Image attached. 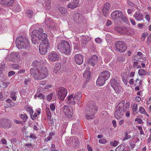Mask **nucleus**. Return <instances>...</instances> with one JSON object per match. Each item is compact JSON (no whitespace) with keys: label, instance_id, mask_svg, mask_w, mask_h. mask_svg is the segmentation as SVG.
<instances>
[{"label":"nucleus","instance_id":"nucleus-1","mask_svg":"<svg viewBox=\"0 0 151 151\" xmlns=\"http://www.w3.org/2000/svg\"><path fill=\"white\" fill-rule=\"evenodd\" d=\"M32 65L37 68L36 69L34 68H31L30 70V74L34 79L40 80L48 76V71L47 68L41 65L40 62L37 60L34 61L33 62Z\"/></svg>","mask_w":151,"mask_h":151},{"label":"nucleus","instance_id":"nucleus-2","mask_svg":"<svg viewBox=\"0 0 151 151\" xmlns=\"http://www.w3.org/2000/svg\"><path fill=\"white\" fill-rule=\"evenodd\" d=\"M124 103L125 101L123 100L117 105L114 113V117L117 119H119L122 117L129 107V103H127V106L125 107L124 106Z\"/></svg>","mask_w":151,"mask_h":151},{"label":"nucleus","instance_id":"nucleus-3","mask_svg":"<svg viewBox=\"0 0 151 151\" xmlns=\"http://www.w3.org/2000/svg\"><path fill=\"white\" fill-rule=\"evenodd\" d=\"M16 44L19 49H26L29 47V42L25 36H19L16 39Z\"/></svg>","mask_w":151,"mask_h":151},{"label":"nucleus","instance_id":"nucleus-4","mask_svg":"<svg viewBox=\"0 0 151 151\" xmlns=\"http://www.w3.org/2000/svg\"><path fill=\"white\" fill-rule=\"evenodd\" d=\"M56 47V50L63 53L68 55L70 52V46L68 42L65 41H61Z\"/></svg>","mask_w":151,"mask_h":151},{"label":"nucleus","instance_id":"nucleus-5","mask_svg":"<svg viewBox=\"0 0 151 151\" xmlns=\"http://www.w3.org/2000/svg\"><path fill=\"white\" fill-rule=\"evenodd\" d=\"M111 16L114 20H122L125 23H127L128 19L125 16L121 11H116L111 14Z\"/></svg>","mask_w":151,"mask_h":151},{"label":"nucleus","instance_id":"nucleus-6","mask_svg":"<svg viewBox=\"0 0 151 151\" xmlns=\"http://www.w3.org/2000/svg\"><path fill=\"white\" fill-rule=\"evenodd\" d=\"M98 109L96 106L91 105L87 108L86 111V117L87 119H91L93 118V116L98 111Z\"/></svg>","mask_w":151,"mask_h":151},{"label":"nucleus","instance_id":"nucleus-7","mask_svg":"<svg viewBox=\"0 0 151 151\" xmlns=\"http://www.w3.org/2000/svg\"><path fill=\"white\" fill-rule=\"evenodd\" d=\"M115 47L116 50L121 53L125 52L127 47L125 43L122 41H117L115 43Z\"/></svg>","mask_w":151,"mask_h":151},{"label":"nucleus","instance_id":"nucleus-8","mask_svg":"<svg viewBox=\"0 0 151 151\" xmlns=\"http://www.w3.org/2000/svg\"><path fill=\"white\" fill-rule=\"evenodd\" d=\"M49 45L50 44L48 41H46L41 43L39 47L40 53L42 55L46 54L47 52V49Z\"/></svg>","mask_w":151,"mask_h":151},{"label":"nucleus","instance_id":"nucleus-9","mask_svg":"<svg viewBox=\"0 0 151 151\" xmlns=\"http://www.w3.org/2000/svg\"><path fill=\"white\" fill-rule=\"evenodd\" d=\"M67 90L63 87L60 88L57 92L58 98L62 100H64L65 98L67 95Z\"/></svg>","mask_w":151,"mask_h":151},{"label":"nucleus","instance_id":"nucleus-10","mask_svg":"<svg viewBox=\"0 0 151 151\" xmlns=\"http://www.w3.org/2000/svg\"><path fill=\"white\" fill-rule=\"evenodd\" d=\"M11 127L12 123L9 120L3 119L0 120V127L8 129Z\"/></svg>","mask_w":151,"mask_h":151},{"label":"nucleus","instance_id":"nucleus-11","mask_svg":"<svg viewBox=\"0 0 151 151\" xmlns=\"http://www.w3.org/2000/svg\"><path fill=\"white\" fill-rule=\"evenodd\" d=\"M63 111L66 116L69 118H71L73 114V108L70 106L65 105L63 107Z\"/></svg>","mask_w":151,"mask_h":151},{"label":"nucleus","instance_id":"nucleus-12","mask_svg":"<svg viewBox=\"0 0 151 151\" xmlns=\"http://www.w3.org/2000/svg\"><path fill=\"white\" fill-rule=\"evenodd\" d=\"M110 84L115 92L116 93H119L120 91L119 88V87L117 82L115 78H114L111 79L110 81Z\"/></svg>","mask_w":151,"mask_h":151},{"label":"nucleus","instance_id":"nucleus-13","mask_svg":"<svg viewBox=\"0 0 151 151\" xmlns=\"http://www.w3.org/2000/svg\"><path fill=\"white\" fill-rule=\"evenodd\" d=\"M48 58L49 61L55 62L59 59L60 55L56 52H53L48 55Z\"/></svg>","mask_w":151,"mask_h":151},{"label":"nucleus","instance_id":"nucleus-14","mask_svg":"<svg viewBox=\"0 0 151 151\" xmlns=\"http://www.w3.org/2000/svg\"><path fill=\"white\" fill-rule=\"evenodd\" d=\"M98 61V56L96 55H94L89 58L88 61L90 65L94 66L97 63Z\"/></svg>","mask_w":151,"mask_h":151},{"label":"nucleus","instance_id":"nucleus-15","mask_svg":"<svg viewBox=\"0 0 151 151\" xmlns=\"http://www.w3.org/2000/svg\"><path fill=\"white\" fill-rule=\"evenodd\" d=\"M9 59L12 61L16 62H19L20 61V57L16 53H12L9 55Z\"/></svg>","mask_w":151,"mask_h":151},{"label":"nucleus","instance_id":"nucleus-16","mask_svg":"<svg viewBox=\"0 0 151 151\" xmlns=\"http://www.w3.org/2000/svg\"><path fill=\"white\" fill-rule=\"evenodd\" d=\"M110 6V4L108 2L106 3L101 10L103 14L105 17L107 16L108 14Z\"/></svg>","mask_w":151,"mask_h":151},{"label":"nucleus","instance_id":"nucleus-17","mask_svg":"<svg viewBox=\"0 0 151 151\" xmlns=\"http://www.w3.org/2000/svg\"><path fill=\"white\" fill-rule=\"evenodd\" d=\"M80 0H73L72 2L69 3L67 7L69 8L73 9L78 7L79 5Z\"/></svg>","mask_w":151,"mask_h":151},{"label":"nucleus","instance_id":"nucleus-18","mask_svg":"<svg viewBox=\"0 0 151 151\" xmlns=\"http://www.w3.org/2000/svg\"><path fill=\"white\" fill-rule=\"evenodd\" d=\"M83 57L80 54H77L75 56V60L76 63L78 65L82 64L83 61Z\"/></svg>","mask_w":151,"mask_h":151},{"label":"nucleus","instance_id":"nucleus-19","mask_svg":"<svg viewBox=\"0 0 151 151\" xmlns=\"http://www.w3.org/2000/svg\"><path fill=\"white\" fill-rule=\"evenodd\" d=\"M47 37V35L45 33H43V32L39 34L38 36L39 40H42V42L46 41H48V40Z\"/></svg>","mask_w":151,"mask_h":151},{"label":"nucleus","instance_id":"nucleus-20","mask_svg":"<svg viewBox=\"0 0 151 151\" xmlns=\"http://www.w3.org/2000/svg\"><path fill=\"white\" fill-rule=\"evenodd\" d=\"M102 77L99 75V77L96 81V85L100 86L104 84L106 81L105 79L102 78Z\"/></svg>","mask_w":151,"mask_h":151},{"label":"nucleus","instance_id":"nucleus-21","mask_svg":"<svg viewBox=\"0 0 151 151\" xmlns=\"http://www.w3.org/2000/svg\"><path fill=\"white\" fill-rule=\"evenodd\" d=\"M99 75L106 81L109 77L110 73L107 70H105L100 73Z\"/></svg>","mask_w":151,"mask_h":151},{"label":"nucleus","instance_id":"nucleus-22","mask_svg":"<svg viewBox=\"0 0 151 151\" xmlns=\"http://www.w3.org/2000/svg\"><path fill=\"white\" fill-rule=\"evenodd\" d=\"M133 17L138 21H140L143 19V16L142 14L138 12H136L133 15Z\"/></svg>","mask_w":151,"mask_h":151},{"label":"nucleus","instance_id":"nucleus-23","mask_svg":"<svg viewBox=\"0 0 151 151\" xmlns=\"http://www.w3.org/2000/svg\"><path fill=\"white\" fill-rule=\"evenodd\" d=\"M61 67V65L60 63H57L55 65L53 72L54 74H59L60 72V69Z\"/></svg>","mask_w":151,"mask_h":151},{"label":"nucleus","instance_id":"nucleus-24","mask_svg":"<svg viewBox=\"0 0 151 151\" xmlns=\"http://www.w3.org/2000/svg\"><path fill=\"white\" fill-rule=\"evenodd\" d=\"M72 95L71 94L69 95L67 98V100L66 101L67 104L70 105H73L76 104V101L72 100Z\"/></svg>","mask_w":151,"mask_h":151},{"label":"nucleus","instance_id":"nucleus-25","mask_svg":"<svg viewBox=\"0 0 151 151\" xmlns=\"http://www.w3.org/2000/svg\"><path fill=\"white\" fill-rule=\"evenodd\" d=\"M43 29L42 28H40L38 29V30L35 29L33 30L32 31V33L33 34V35L38 36V35L39 34H40V33H41L42 32H43Z\"/></svg>","mask_w":151,"mask_h":151},{"label":"nucleus","instance_id":"nucleus-26","mask_svg":"<svg viewBox=\"0 0 151 151\" xmlns=\"http://www.w3.org/2000/svg\"><path fill=\"white\" fill-rule=\"evenodd\" d=\"M90 75L91 73L89 71V69L88 68L86 69L85 71L83 74V77L87 78V79H89L90 76Z\"/></svg>","mask_w":151,"mask_h":151},{"label":"nucleus","instance_id":"nucleus-27","mask_svg":"<svg viewBox=\"0 0 151 151\" xmlns=\"http://www.w3.org/2000/svg\"><path fill=\"white\" fill-rule=\"evenodd\" d=\"M45 111L46 115L48 117L47 118V120L48 121L50 120L51 118V114L49 108L48 107H47L45 109Z\"/></svg>","mask_w":151,"mask_h":151},{"label":"nucleus","instance_id":"nucleus-28","mask_svg":"<svg viewBox=\"0 0 151 151\" xmlns=\"http://www.w3.org/2000/svg\"><path fill=\"white\" fill-rule=\"evenodd\" d=\"M129 132H128L127 131L125 132L124 133L125 136L122 139V141H124L127 140L129 139L132 137L130 135H129Z\"/></svg>","mask_w":151,"mask_h":151},{"label":"nucleus","instance_id":"nucleus-29","mask_svg":"<svg viewBox=\"0 0 151 151\" xmlns=\"http://www.w3.org/2000/svg\"><path fill=\"white\" fill-rule=\"evenodd\" d=\"M125 145L121 144L116 148L115 151H125Z\"/></svg>","mask_w":151,"mask_h":151},{"label":"nucleus","instance_id":"nucleus-30","mask_svg":"<svg viewBox=\"0 0 151 151\" xmlns=\"http://www.w3.org/2000/svg\"><path fill=\"white\" fill-rule=\"evenodd\" d=\"M147 72L143 69H140L138 72V73L140 76H142L146 75Z\"/></svg>","mask_w":151,"mask_h":151},{"label":"nucleus","instance_id":"nucleus-31","mask_svg":"<svg viewBox=\"0 0 151 151\" xmlns=\"http://www.w3.org/2000/svg\"><path fill=\"white\" fill-rule=\"evenodd\" d=\"M37 37L38 36L35 35H32L31 36L32 41L34 44L35 45L37 42Z\"/></svg>","mask_w":151,"mask_h":151},{"label":"nucleus","instance_id":"nucleus-32","mask_svg":"<svg viewBox=\"0 0 151 151\" xmlns=\"http://www.w3.org/2000/svg\"><path fill=\"white\" fill-rule=\"evenodd\" d=\"M14 9L15 12H18L20 11L21 7L19 4L17 3L16 4V5L14 7Z\"/></svg>","mask_w":151,"mask_h":151},{"label":"nucleus","instance_id":"nucleus-33","mask_svg":"<svg viewBox=\"0 0 151 151\" xmlns=\"http://www.w3.org/2000/svg\"><path fill=\"white\" fill-rule=\"evenodd\" d=\"M59 10L62 14H64L67 12L66 9L63 7H59Z\"/></svg>","mask_w":151,"mask_h":151},{"label":"nucleus","instance_id":"nucleus-34","mask_svg":"<svg viewBox=\"0 0 151 151\" xmlns=\"http://www.w3.org/2000/svg\"><path fill=\"white\" fill-rule=\"evenodd\" d=\"M119 142L118 141L115 140L114 141H111L110 142V144L111 146L114 147H116L119 144Z\"/></svg>","mask_w":151,"mask_h":151},{"label":"nucleus","instance_id":"nucleus-35","mask_svg":"<svg viewBox=\"0 0 151 151\" xmlns=\"http://www.w3.org/2000/svg\"><path fill=\"white\" fill-rule=\"evenodd\" d=\"M20 117L23 120L24 122H25L27 120V116L26 114H21Z\"/></svg>","mask_w":151,"mask_h":151},{"label":"nucleus","instance_id":"nucleus-36","mask_svg":"<svg viewBox=\"0 0 151 151\" xmlns=\"http://www.w3.org/2000/svg\"><path fill=\"white\" fill-rule=\"evenodd\" d=\"M26 14L30 18H31L33 17V13L32 11L28 10L27 11Z\"/></svg>","mask_w":151,"mask_h":151},{"label":"nucleus","instance_id":"nucleus-37","mask_svg":"<svg viewBox=\"0 0 151 151\" xmlns=\"http://www.w3.org/2000/svg\"><path fill=\"white\" fill-rule=\"evenodd\" d=\"M50 3L51 1L50 0H47V1L46 2V8L48 9H49L50 7Z\"/></svg>","mask_w":151,"mask_h":151},{"label":"nucleus","instance_id":"nucleus-38","mask_svg":"<svg viewBox=\"0 0 151 151\" xmlns=\"http://www.w3.org/2000/svg\"><path fill=\"white\" fill-rule=\"evenodd\" d=\"M129 145L132 149H133L135 146V142H133L132 140L129 141Z\"/></svg>","mask_w":151,"mask_h":151},{"label":"nucleus","instance_id":"nucleus-39","mask_svg":"<svg viewBox=\"0 0 151 151\" xmlns=\"http://www.w3.org/2000/svg\"><path fill=\"white\" fill-rule=\"evenodd\" d=\"M37 98L40 99H45V96L42 93L39 94Z\"/></svg>","mask_w":151,"mask_h":151},{"label":"nucleus","instance_id":"nucleus-40","mask_svg":"<svg viewBox=\"0 0 151 151\" xmlns=\"http://www.w3.org/2000/svg\"><path fill=\"white\" fill-rule=\"evenodd\" d=\"M139 111L142 114L145 115L147 114L144 108L142 107L141 106L139 108Z\"/></svg>","mask_w":151,"mask_h":151},{"label":"nucleus","instance_id":"nucleus-41","mask_svg":"<svg viewBox=\"0 0 151 151\" xmlns=\"http://www.w3.org/2000/svg\"><path fill=\"white\" fill-rule=\"evenodd\" d=\"M13 2L14 0H8L6 5L7 6H11L12 5Z\"/></svg>","mask_w":151,"mask_h":151},{"label":"nucleus","instance_id":"nucleus-42","mask_svg":"<svg viewBox=\"0 0 151 151\" xmlns=\"http://www.w3.org/2000/svg\"><path fill=\"white\" fill-rule=\"evenodd\" d=\"M12 67L13 68L16 69H19L20 68V66L17 64H12Z\"/></svg>","mask_w":151,"mask_h":151},{"label":"nucleus","instance_id":"nucleus-43","mask_svg":"<svg viewBox=\"0 0 151 151\" xmlns=\"http://www.w3.org/2000/svg\"><path fill=\"white\" fill-rule=\"evenodd\" d=\"M151 42V34L148 36L147 40V44H149Z\"/></svg>","mask_w":151,"mask_h":151},{"label":"nucleus","instance_id":"nucleus-44","mask_svg":"<svg viewBox=\"0 0 151 151\" xmlns=\"http://www.w3.org/2000/svg\"><path fill=\"white\" fill-rule=\"evenodd\" d=\"M117 60L119 61H123L125 60V57L122 56H120L118 57Z\"/></svg>","mask_w":151,"mask_h":151},{"label":"nucleus","instance_id":"nucleus-45","mask_svg":"<svg viewBox=\"0 0 151 151\" xmlns=\"http://www.w3.org/2000/svg\"><path fill=\"white\" fill-rule=\"evenodd\" d=\"M142 55V52H137V55H135L134 57V60H136L137 59V58H136L137 57V55H138L140 57H141Z\"/></svg>","mask_w":151,"mask_h":151},{"label":"nucleus","instance_id":"nucleus-46","mask_svg":"<svg viewBox=\"0 0 151 151\" xmlns=\"http://www.w3.org/2000/svg\"><path fill=\"white\" fill-rule=\"evenodd\" d=\"M106 142V140L104 139H99V143L104 144H105Z\"/></svg>","mask_w":151,"mask_h":151},{"label":"nucleus","instance_id":"nucleus-47","mask_svg":"<svg viewBox=\"0 0 151 151\" xmlns=\"http://www.w3.org/2000/svg\"><path fill=\"white\" fill-rule=\"evenodd\" d=\"M52 93H50L48 95L47 97V100L48 101H50L52 99Z\"/></svg>","mask_w":151,"mask_h":151},{"label":"nucleus","instance_id":"nucleus-48","mask_svg":"<svg viewBox=\"0 0 151 151\" xmlns=\"http://www.w3.org/2000/svg\"><path fill=\"white\" fill-rule=\"evenodd\" d=\"M5 68V65L3 63L0 64V71H2Z\"/></svg>","mask_w":151,"mask_h":151},{"label":"nucleus","instance_id":"nucleus-49","mask_svg":"<svg viewBox=\"0 0 151 151\" xmlns=\"http://www.w3.org/2000/svg\"><path fill=\"white\" fill-rule=\"evenodd\" d=\"M95 41L97 43H100L102 42V40L101 38H97L95 39Z\"/></svg>","mask_w":151,"mask_h":151},{"label":"nucleus","instance_id":"nucleus-50","mask_svg":"<svg viewBox=\"0 0 151 151\" xmlns=\"http://www.w3.org/2000/svg\"><path fill=\"white\" fill-rule=\"evenodd\" d=\"M50 109L52 111H54L55 109V105L53 104H51L50 106Z\"/></svg>","mask_w":151,"mask_h":151},{"label":"nucleus","instance_id":"nucleus-51","mask_svg":"<svg viewBox=\"0 0 151 151\" xmlns=\"http://www.w3.org/2000/svg\"><path fill=\"white\" fill-rule=\"evenodd\" d=\"M8 0H0V4H4L6 6L7 1Z\"/></svg>","mask_w":151,"mask_h":151},{"label":"nucleus","instance_id":"nucleus-52","mask_svg":"<svg viewBox=\"0 0 151 151\" xmlns=\"http://www.w3.org/2000/svg\"><path fill=\"white\" fill-rule=\"evenodd\" d=\"M30 81L29 78H28L27 79L25 78L24 81V83L26 85H27L28 83Z\"/></svg>","mask_w":151,"mask_h":151},{"label":"nucleus","instance_id":"nucleus-53","mask_svg":"<svg viewBox=\"0 0 151 151\" xmlns=\"http://www.w3.org/2000/svg\"><path fill=\"white\" fill-rule=\"evenodd\" d=\"M9 84V82H4L3 83V86L4 87L7 88Z\"/></svg>","mask_w":151,"mask_h":151},{"label":"nucleus","instance_id":"nucleus-54","mask_svg":"<svg viewBox=\"0 0 151 151\" xmlns=\"http://www.w3.org/2000/svg\"><path fill=\"white\" fill-rule=\"evenodd\" d=\"M15 73V72L14 71H9L8 73V75L10 77L13 75H14Z\"/></svg>","mask_w":151,"mask_h":151},{"label":"nucleus","instance_id":"nucleus-55","mask_svg":"<svg viewBox=\"0 0 151 151\" xmlns=\"http://www.w3.org/2000/svg\"><path fill=\"white\" fill-rule=\"evenodd\" d=\"M135 121L137 122H138L139 124H142L143 123V122L142 121V120L140 118L135 119Z\"/></svg>","mask_w":151,"mask_h":151},{"label":"nucleus","instance_id":"nucleus-56","mask_svg":"<svg viewBox=\"0 0 151 151\" xmlns=\"http://www.w3.org/2000/svg\"><path fill=\"white\" fill-rule=\"evenodd\" d=\"M52 139V137L48 135V136L45 139L44 141L45 142H47L49 141L50 140Z\"/></svg>","mask_w":151,"mask_h":151},{"label":"nucleus","instance_id":"nucleus-57","mask_svg":"<svg viewBox=\"0 0 151 151\" xmlns=\"http://www.w3.org/2000/svg\"><path fill=\"white\" fill-rule=\"evenodd\" d=\"M137 109V104H135L134 105L133 107L132 108V110H133L134 111H136Z\"/></svg>","mask_w":151,"mask_h":151},{"label":"nucleus","instance_id":"nucleus-58","mask_svg":"<svg viewBox=\"0 0 151 151\" xmlns=\"http://www.w3.org/2000/svg\"><path fill=\"white\" fill-rule=\"evenodd\" d=\"M29 137L30 138L33 139H35L37 138V137L32 134H30Z\"/></svg>","mask_w":151,"mask_h":151},{"label":"nucleus","instance_id":"nucleus-59","mask_svg":"<svg viewBox=\"0 0 151 151\" xmlns=\"http://www.w3.org/2000/svg\"><path fill=\"white\" fill-rule=\"evenodd\" d=\"M37 115L36 113H34L33 115H32V116H31V118L32 119L34 120L35 119L36 117H37Z\"/></svg>","mask_w":151,"mask_h":151},{"label":"nucleus","instance_id":"nucleus-60","mask_svg":"<svg viewBox=\"0 0 151 151\" xmlns=\"http://www.w3.org/2000/svg\"><path fill=\"white\" fill-rule=\"evenodd\" d=\"M130 20L131 24L133 25H136V22L133 19L131 18Z\"/></svg>","mask_w":151,"mask_h":151},{"label":"nucleus","instance_id":"nucleus-61","mask_svg":"<svg viewBox=\"0 0 151 151\" xmlns=\"http://www.w3.org/2000/svg\"><path fill=\"white\" fill-rule=\"evenodd\" d=\"M11 98L13 100L15 101L16 100V97L14 93L11 94Z\"/></svg>","mask_w":151,"mask_h":151},{"label":"nucleus","instance_id":"nucleus-62","mask_svg":"<svg viewBox=\"0 0 151 151\" xmlns=\"http://www.w3.org/2000/svg\"><path fill=\"white\" fill-rule=\"evenodd\" d=\"M145 18L146 20L148 22H149L150 19V16L148 14H146L145 15Z\"/></svg>","mask_w":151,"mask_h":151},{"label":"nucleus","instance_id":"nucleus-63","mask_svg":"<svg viewBox=\"0 0 151 151\" xmlns=\"http://www.w3.org/2000/svg\"><path fill=\"white\" fill-rule=\"evenodd\" d=\"M72 100H75L76 101V100H77L78 99L77 98V96L74 94H72Z\"/></svg>","mask_w":151,"mask_h":151},{"label":"nucleus","instance_id":"nucleus-64","mask_svg":"<svg viewBox=\"0 0 151 151\" xmlns=\"http://www.w3.org/2000/svg\"><path fill=\"white\" fill-rule=\"evenodd\" d=\"M111 22L110 20H107L106 25L107 26H109L111 24Z\"/></svg>","mask_w":151,"mask_h":151}]
</instances>
